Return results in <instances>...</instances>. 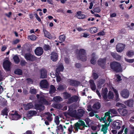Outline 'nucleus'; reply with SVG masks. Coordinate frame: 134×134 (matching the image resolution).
Here are the masks:
<instances>
[{"label":"nucleus","instance_id":"1","mask_svg":"<svg viewBox=\"0 0 134 134\" xmlns=\"http://www.w3.org/2000/svg\"><path fill=\"white\" fill-rule=\"evenodd\" d=\"M85 120L88 126L86 125L83 121L79 120L78 122H77L74 124L73 127L72 125H71L69 127L68 129V134H71L72 131L74 133H76L78 131L79 129L83 130L85 127L91 126L93 123V121L88 118H86Z\"/></svg>","mask_w":134,"mask_h":134},{"label":"nucleus","instance_id":"2","mask_svg":"<svg viewBox=\"0 0 134 134\" xmlns=\"http://www.w3.org/2000/svg\"><path fill=\"white\" fill-rule=\"evenodd\" d=\"M47 94H44L41 92L40 94H37L36 97L39 100L40 103L46 105H48L49 104V102L45 99V97H47Z\"/></svg>","mask_w":134,"mask_h":134},{"label":"nucleus","instance_id":"3","mask_svg":"<svg viewBox=\"0 0 134 134\" xmlns=\"http://www.w3.org/2000/svg\"><path fill=\"white\" fill-rule=\"evenodd\" d=\"M78 59L82 61H85L86 60V53L85 51L83 49H81L76 54Z\"/></svg>","mask_w":134,"mask_h":134},{"label":"nucleus","instance_id":"4","mask_svg":"<svg viewBox=\"0 0 134 134\" xmlns=\"http://www.w3.org/2000/svg\"><path fill=\"white\" fill-rule=\"evenodd\" d=\"M110 66L111 68L114 71L117 72L121 71L122 69L120 64L115 62L111 63Z\"/></svg>","mask_w":134,"mask_h":134},{"label":"nucleus","instance_id":"5","mask_svg":"<svg viewBox=\"0 0 134 134\" xmlns=\"http://www.w3.org/2000/svg\"><path fill=\"white\" fill-rule=\"evenodd\" d=\"M57 67L56 68V72L57 74L55 75L53 73H51V74L50 76L52 78H54L57 75H59L60 71H63L64 69V67L62 64H58L57 65Z\"/></svg>","mask_w":134,"mask_h":134},{"label":"nucleus","instance_id":"6","mask_svg":"<svg viewBox=\"0 0 134 134\" xmlns=\"http://www.w3.org/2000/svg\"><path fill=\"white\" fill-rule=\"evenodd\" d=\"M110 114L111 113L110 110L109 111L106 113L105 114L104 117L103 118H101L100 119V121H103V122L105 123L106 121V117L108 116V117L107 118L108 121H109L110 122H111L112 120L110 118L111 116L110 115Z\"/></svg>","mask_w":134,"mask_h":134},{"label":"nucleus","instance_id":"7","mask_svg":"<svg viewBox=\"0 0 134 134\" xmlns=\"http://www.w3.org/2000/svg\"><path fill=\"white\" fill-rule=\"evenodd\" d=\"M108 90L106 88H103L102 89L101 95L102 96L104 101L107 102L109 101L107 97V94Z\"/></svg>","mask_w":134,"mask_h":134},{"label":"nucleus","instance_id":"8","mask_svg":"<svg viewBox=\"0 0 134 134\" xmlns=\"http://www.w3.org/2000/svg\"><path fill=\"white\" fill-rule=\"evenodd\" d=\"M25 57L27 60L30 61H33L36 59V57L30 53H27L25 54Z\"/></svg>","mask_w":134,"mask_h":134},{"label":"nucleus","instance_id":"9","mask_svg":"<svg viewBox=\"0 0 134 134\" xmlns=\"http://www.w3.org/2000/svg\"><path fill=\"white\" fill-rule=\"evenodd\" d=\"M11 65V63L9 61H5L3 63V66L4 69L7 71H9Z\"/></svg>","mask_w":134,"mask_h":134},{"label":"nucleus","instance_id":"10","mask_svg":"<svg viewBox=\"0 0 134 134\" xmlns=\"http://www.w3.org/2000/svg\"><path fill=\"white\" fill-rule=\"evenodd\" d=\"M125 46V44L121 43H118L116 46V49L119 52H121L124 49Z\"/></svg>","mask_w":134,"mask_h":134},{"label":"nucleus","instance_id":"11","mask_svg":"<svg viewBox=\"0 0 134 134\" xmlns=\"http://www.w3.org/2000/svg\"><path fill=\"white\" fill-rule=\"evenodd\" d=\"M68 114L69 115L78 119L77 114L76 110H71V109L69 108Z\"/></svg>","mask_w":134,"mask_h":134},{"label":"nucleus","instance_id":"12","mask_svg":"<svg viewBox=\"0 0 134 134\" xmlns=\"http://www.w3.org/2000/svg\"><path fill=\"white\" fill-rule=\"evenodd\" d=\"M10 118L12 120H17L21 118V116L19 115L16 111H15L14 114H11Z\"/></svg>","mask_w":134,"mask_h":134},{"label":"nucleus","instance_id":"13","mask_svg":"<svg viewBox=\"0 0 134 134\" xmlns=\"http://www.w3.org/2000/svg\"><path fill=\"white\" fill-rule=\"evenodd\" d=\"M40 85L41 87L47 88L48 87V84L46 80H43L41 81Z\"/></svg>","mask_w":134,"mask_h":134},{"label":"nucleus","instance_id":"14","mask_svg":"<svg viewBox=\"0 0 134 134\" xmlns=\"http://www.w3.org/2000/svg\"><path fill=\"white\" fill-rule=\"evenodd\" d=\"M35 53L37 56H40L43 53V50L42 48L41 47H38L35 50Z\"/></svg>","mask_w":134,"mask_h":134},{"label":"nucleus","instance_id":"15","mask_svg":"<svg viewBox=\"0 0 134 134\" xmlns=\"http://www.w3.org/2000/svg\"><path fill=\"white\" fill-rule=\"evenodd\" d=\"M121 95L123 98H127L129 96V93L128 90H124L122 91L121 93Z\"/></svg>","mask_w":134,"mask_h":134},{"label":"nucleus","instance_id":"16","mask_svg":"<svg viewBox=\"0 0 134 134\" xmlns=\"http://www.w3.org/2000/svg\"><path fill=\"white\" fill-rule=\"evenodd\" d=\"M79 100L78 97L76 96H74L70 98L69 99L68 103H71L73 102H76Z\"/></svg>","mask_w":134,"mask_h":134},{"label":"nucleus","instance_id":"17","mask_svg":"<svg viewBox=\"0 0 134 134\" xmlns=\"http://www.w3.org/2000/svg\"><path fill=\"white\" fill-rule=\"evenodd\" d=\"M51 59L53 61L55 62L58 59V54L55 52H52L51 54Z\"/></svg>","mask_w":134,"mask_h":134},{"label":"nucleus","instance_id":"18","mask_svg":"<svg viewBox=\"0 0 134 134\" xmlns=\"http://www.w3.org/2000/svg\"><path fill=\"white\" fill-rule=\"evenodd\" d=\"M118 111L120 114L122 116H124L126 115L127 113V111L126 109L123 108H119Z\"/></svg>","mask_w":134,"mask_h":134},{"label":"nucleus","instance_id":"19","mask_svg":"<svg viewBox=\"0 0 134 134\" xmlns=\"http://www.w3.org/2000/svg\"><path fill=\"white\" fill-rule=\"evenodd\" d=\"M104 125H103L102 129V131L103 132L104 134H106L107 132V130H108V127L109 126L110 122H109L108 124L107 123H105Z\"/></svg>","mask_w":134,"mask_h":134},{"label":"nucleus","instance_id":"20","mask_svg":"<svg viewBox=\"0 0 134 134\" xmlns=\"http://www.w3.org/2000/svg\"><path fill=\"white\" fill-rule=\"evenodd\" d=\"M97 56L94 53H93L91 55V63L93 64H95L97 58Z\"/></svg>","mask_w":134,"mask_h":134},{"label":"nucleus","instance_id":"21","mask_svg":"<svg viewBox=\"0 0 134 134\" xmlns=\"http://www.w3.org/2000/svg\"><path fill=\"white\" fill-rule=\"evenodd\" d=\"M47 76V71L45 69H42L41 70V78L43 79L46 78Z\"/></svg>","mask_w":134,"mask_h":134},{"label":"nucleus","instance_id":"22","mask_svg":"<svg viewBox=\"0 0 134 134\" xmlns=\"http://www.w3.org/2000/svg\"><path fill=\"white\" fill-rule=\"evenodd\" d=\"M105 82V80L103 79H100L98 82L97 84L98 88H101L103 86L104 83Z\"/></svg>","mask_w":134,"mask_h":134},{"label":"nucleus","instance_id":"23","mask_svg":"<svg viewBox=\"0 0 134 134\" xmlns=\"http://www.w3.org/2000/svg\"><path fill=\"white\" fill-rule=\"evenodd\" d=\"M64 131L63 126L60 124L59 126H57V129H56V131L57 134H61Z\"/></svg>","mask_w":134,"mask_h":134},{"label":"nucleus","instance_id":"24","mask_svg":"<svg viewBox=\"0 0 134 134\" xmlns=\"http://www.w3.org/2000/svg\"><path fill=\"white\" fill-rule=\"evenodd\" d=\"M35 108L37 110H39L40 111L43 110L45 108L44 107L42 104H36L35 105Z\"/></svg>","mask_w":134,"mask_h":134},{"label":"nucleus","instance_id":"25","mask_svg":"<svg viewBox=\"0 0 134 134\" xmlns=\"http://www.w3.org/2000/svg\"><path fill=\"white\" fill-rule=\"evenodd\" d=\"M69 82L71 85L75 86H79L80 84V82L74 80H70Z\"/></svg>","mask_w":134,"mask_h":134},{"label":"nucleus","instance_id":"26","mask_svg":"<svg viewBox=\"0 0 134 134\" xmlns=\"http://www.w3.org/2000/svg\"><path fill=\"white\" fill-rule=\"evenodd\" d=\"M78 111L77 113L78 119H79L83 116L85 114V111L83 109H80L78 110Z\"/></svg>","mask_w":134,"mask_h":134},{"label":"nucleus","instance_id":"27","mask_svg":"<svg viewBox=\"0 0 134 134\" xmlns=\"http://www.w3.org/2000/svg\"><path fill=\"white\" fill-rule=\"evenodd\" d=\"M90 82L91 88L93 91H95L96 87L94 81L92 80H90Z\"/></svg>","mask_w":134,"mask_h":134},{"label":"nucleus","instance_id":"28","mask_svg":"<svg viewBox=\"0 0 134 134\" xmlns=\"http://www.w3.org/2000/svg\"><path fill=\"white\" fill-rule=\"evenodd\" d=\"M113 127L116 130H119L120 128L121 124L118 122L115 121L113 125Z\"/></svg>","mask_w":134,"mask_h":134},{"label":"nucleus","instance_id":"29","mask_svg":"<svg viewBox=\"0 0 134 134\" xmlns=\"http://www.w3.org/2000/svg\"><path fill=\"white\" fill-rule=\"evenodd\" d=\"M43 31L45 36L50 39H51L52 38V37L51 36V35L49 32H48L45 29L43 28Z\"/></svg>","mask_w":134,"mask_h":134},{"label":"nucleus","instance_id":"30","mask_svg":"<svg viewBox=\"0 0 134 134\" xmlns=\"http://www.w3.org/2000/svg\"><path fill=\"white\" fill-rule=\"evenodd\" d=\"M106 59L105 58L103 59H100L98 60V64L102 67H104V65L105 63Z\"/></svg>","mask_w":134,"mask_h":134},{"label":"nucleus","instance_id":"31","mask_svg":"<svg viewBox=\"0 0 134 134\" xmlns=\"http://www.w3.org/2000/svg\"><path fill=\"white\" fill-rule=\"evenodd\" d=\"M24 106L26 110L30 109L34 107L33 105L31 103H29L27 104H24Z\"/></svg>","mask_w":134,"mask_h":134},{"label":"nucleus","instance_id":"32","mask_svg":"<svg viewBox=\"0 0 134 134\" xmlns=\"http://www.w3.org/2000/svg\"><path fill=\"white\" fill-rule=\"evenodd\" d=\"M56 90L55 87L53 85H51L50 86V90L49 92L50 96H52V94L53 93H54Z\"/></svg>","mask_w":134,"mask_h":134},{"label":"nucleus","instance_id":"33","mask_svg":"<svg viewBox=\"0 0 134 134\" xmlns=\"http://www.w3.org/2000/svg\"><path fill=\"white\" fill-rule=\"evenodd\" d=\"M133 100L131 99L128 100L127 101L124 102L125 104L127 106L130 107H131L133 105Z\"/></svg>","mask_w":134,"mask_h":134},{"label":"nucleus","instance_id":"34","mask_svg":"<svg viewBox=\"0 0 134 134\" xmlns=\"http://www.w3.org/2000/svg\"><path fill=\"white\" fill-rule=\"evenodd\" d=\"M111 55L114 58L117 60H120L121 58V56L116 53H112Z\"/></svg>","mask_w":134,"mask_h":134},{"label":"nucleus","instance_id":"35","mask_svg":"<svg viewBox=\"0 0 134 134\" xmlns=\"http://www.w3.org/2000/svg\"><path fill=\"white\" fill-rule=\"evenodd\" d=\"M37 112L35 111H29L27 116L28 117H29L34 115L36 114Z\"/></svg>","mask_w":134,"mask_h":134},{"label":"nucleus","instance_id":"36","mask_svg":"<svg viewBox=\"0 0 134 134\" xmlns=\"http://www.w3.org/2000/svg\"><path fill=\"white\" fill-rule=\"evenodd\" d=\"M45 114L46 115V117L47 119L49 121H51L52 120L51 117L52 116V114L49 113H45Z\"/></svg>","mask_w":134,"mask_h":134},{"label":"nucleus","instance_id":"37","mask_svg":"<svg viewBox=\"0 0 134 134\" xmlns=\"http://www.w3.org/2000/svg\"><path fill=\"white\" fill-rule=\"evenodd\" d=\"M66 86L65 85H59L57 88V90L59 91H62L66 88Z\"/></svg>","mask_w":134,"mask_h":134},{"label":"nucleus","instance_id":"38","mask_svg":"<svg viewBox=\"0 0 134 134\" xmlns=\"http://www.w3.org/2000/svg\"><path fill=\"white\" fill-rule=\"evenodd\" d=\"M107 97L109 100V99H113L114 97V95L113 92L111 91H109L107 96Z\"/></svg>","mask_w":134,"mask_h":134},{"label":"nucleus","instance_id":"39","mask_svg":"<svg viewBox=\"0 0 134 134\" xmlns=\"http://www.w3.org/2000/svg\"><path fill=\"white\" fill-rule=\"evenodd\" d=\"M53 99L56 102H61L63 100V99L59 96L54 97L53 98Z\"/></svg>","mask_w":134,"mask_h":134},{"label":"nucleus","instance_id":"40","mask_svg":"<svg viewBox=\"0 0 134 134\" xmlns=\"http://www.w3.org/2000/svg\"><path fill=\"white\" fill-rule=\"evenodd\" d=\"M126 54L129 57H132L134 55V51L133 50L129 51L127 52Z\"/></svg>","mask_w":134,"mask_h":134},{"label":"nucleus","instance_id":"41","mask_svg":"<svg viewBox=\"0 0 134 134\" xmlns=\"http://www.w3.org/2000/svg\"><path fill=\"white\" fill-rule=\"evenodd\" d=\"M9 111V110L7 108H4L2 111V114L3 115H5L7 116L8 115V113Z\"/></svg>","mask_w":134,"mask_h":134},{"label":"nucleus","instance_id":"42","mask_svg":"<svg viewBox=\"0 0 134 134\" xmlns=\"http://www.w3.org/2000/svg\"><path fill=\"white\" fill-rule=\"evenodd\" d=\"M100 104L99 102L95 103L93 105V107L95 109H98L100 107Z\"/></svg>","mask_w":134,"mask_h":134},{"label":"nucleus","instance_id":"43","mask_svg":"<svg viewBox=\"0 0 134 134\" xmlns=\"http://www.w3.org/2000/svg\"><path fill=\"white\" fill-rule=\"evenodd\" d=\"M89 30L91 33H95L97 31V29L96 27H94L89 29Z\"/></svg>","mask_w":134,"mask_h":134},{"label":"nucleus","instance_id":"44","mask_svg":"<svg viewBox=\"0 0 134 134\" xmlns=\"http://www.w3.org/2000/svg\"><path fill=\"white\" fill-rule=\"evenodd\" d=\"M28 38L32 41H35L37 38L34 35H31L29 36H28Z\"/></svg>","mask_w":134,"mask_h":134},{"label":"nucleus","instance_id":"45","mask_svg":"<svg viewBox=\"0 0 134 134\" xmlns=\"http://www.w3.org/2000/svg\"><path fill=\"white\" fill-rule=\"evenodd\" d=\"M112 89H113V90L114 92V93H115V95H116V100L117 101H119V98H118L119 94H118V91H117V90H116L115 89H114V88H112Z\"/></svg>","mask_w":134,"mask_h":134},{"label":"nucleus","instance_id":"46","mask_svg":"<svg viewBox=\"0 0 134 134\" xmlns=\"http://www.w3.org/2000/svg\"><path fill=\"white\" fill-rule=\"evenodd\" d=\"M52 105L53 107L57 109H60L61 107L60 104H53Z\"/></svg>","mask_w":134,"mask_h":134},{"label":"nucleus","instance_id":"47","mask_svg":"<svg viewBox=\"0 0 134 134\" xmlns=\"http://www.w3.org/2000/svg\"><path fill=\"white\" fill-rule=\"evenodd\" d=\"M13 59L15 63L16 64L20 62L19 58L17 56H14L13 57Z\"/></svg>","mask_w":134,"mask_h":134},{"label":"nucleus","instance_id":"48","mask_svg":"<svg viewBox=\"0 0 134 134\" xmlns=\"http://www.w3.org/2000/svg\"><path fill=\"white\" fill-rule=\"evenodd\" d=\"M64 98L65 99H67L70 96V95L66 92H64L63 93Z\"/></svg>","mask_w":134,"mask_h":134},{"label":"nucleus","instance_id":"49","mask_svg":"<svg viewBox=\"0 0 134 134\" xmlns=\"http://www.w3.org/2000/svg\"><path fill=\"white\" fill-rule=\"evenodd\" d=\"M15 73L16 74L21 75L22 74V71L20 69H17L15 71Z\"/></svg>","mask_w":134,"mask_h":134},{"label":"nucleus","instance_id":"50","mask_svg":"<svg viewBox=\"0 0 134 134\" xmlns=\"http://www.w3.org/2000/svg\"><path fill=\"white\" fill-rule=\"evenodd\" d=\"M116 106L119 107H121L124 108H126V106L124 104L119 102L116 103Z\"/></svg>","mask_w":134,"mask_h":134},{"label":"nucleus","instance_id":"51","mask_svg":"<svg viewBox=\"0 0 134 134\" xmlns=\"http://www.w3.org/2000/svg\"><path fill=\"white\" fill-rule=\"evenodd\" d=\"M59 117L58 116H56L55 118L54 121L56 124L58 125L60 122V121L59 120Z\"/></svg>","mask_w":134,"mask_h":134},{"label":"nucleus","instance_id":"52","mask_svg":"<svg viewBox=\"0 0 134 134\" xmlns=\"http://www.w3.org/2000/svg\"><path fill=\"white\" fill-rule=\"evenodd\" d=\"M65 39V36L64 35H61L59 37V40L62 41H64Z\"/></svg>","mask_w":134,"mask_h":134},{"label":"nucleus","instance_id":"53","mask_svg":"<svg viewBox=\"0 0 134 134\" xmlns=\"http://www.w3.org/2000/svg\"><path fill=\"white\" fill-rule=\"evenodd\" d=\"M77 17L78 18L80 19H82L85 17V15L83 14L78 15L77 16Z\"/></svg>","mask_w":134,"mask_h":134},{"label":"nucleus","instance_id":"54","mask_svg":"<svg viewBox=\"0 0 134 134\" xmlns=\"http://www.w3.org/2000/svg\"><path fill=\"white\" fill-rule=\"evenodd\" d=\"M125 60L126 61L129 63H132L134 62V59H128L125 58Z\"/></svg>","mask_w":134,"mask_h":134},{"label":"nucleus","instance_id":"55","mask_svg":"<svg viewBox=\"0 0 134 134\" xmlns=\"http://www.w3.org/2000/svg\"><path fill=\"white\" fill-rule=\"evenodd\" d=\"M30 92L32 94H35L36 93V90L34 88H31L30 90Z\"/></svg>","mask_w":134,"mask_h":134},{"label":"nucleus","instance_id":"56","mask_svg":"<svg viewBox=\"0 0 134 134\" xmlns=\"http://www.w3.org/2000/svg\"><path fill=\"white\" fill-rule=\"evenodd\" d=\"M43 48L44 50H47L50 49V47L49 45L45 44L43 46Z\"/></svg>","mask_w":134,"mask_h":134},{"label":"nucleus","instance_id":"57","mask_svg":"<svg viewBox=\"0 0 134 134\" xmlns=\"http://www.w3.org/2000/svg\"><path fill=\"white\" fill-rule=\"evenodd\" d=\"M130 126L131 128L132 129V130L130 131V134H134V126L132 125H130Z\"/></svg>","mask_w":134,"mask_h":134},{"label":"nucleus","instance_id":"58","mask_svg":"<svg viewBox=\"0 0 134 134\" xmlns=\"http://www.w3.org/2000/svg\"><path fill=\"white\" fill-rule=\"evenodd\" d=\"M134 26V24L133 23H132L131 24L130 26H129V28L131 30H134V27H133Z\"/></svg>","mask_w":134,"mask_h":134},{"label":"nucleus","instance_id":"59","mask_svg":"<svg viewBox=\"0 0 134 134\" xmlns=\"http://www.w3.org/2000/svg\"><path fill=\"white\" fill-rule=\"evenodd\" d=\"M94 10L96 12L99 13L100 12V9L99 7H97L94 8Z\"/></svg>","mask_w":134,"mask_h":134},{"label":"nucleus","instance_id":"60","mask_svg":"<svg viewBox=\"0 0 134 134\" xmlns=\"http://www.w3.org/2000/svg\"><path fill=\"white\" fill-rule=\"evenodd\" d=\"M111 114L112 113L114 114H116L117 113V111L114 109H112L110 110Z\"/></svg>","mask_w":134,"mask_h":134},{"label":"nucleus","instance_id":"61","mask_svg":"<svg viewBox=\"0 0 134 134\" xmlns=\"http://www.w3.org/2000/svg\"><path fill=\"white\" fill-rule=\"evenodd\" d=\"M93 77L94 79L96 80L98 77V76L97 74L95 73H94L93 74Z\"/></svg>","mask_w":134,"mask_h":134},{"label":"nucleus","instance_id":"62","mask_svg":"<svg viewBox=\"0 0 134 134\" xmlns=\"http://www.w3.org/2000/svg\"><path fill=\"white\" fill-rule=\"evenodd\" d=\"M56 80L57 82H60L61 80L60 76L58 75L56 76Z\"/></svg>","mask_w":134,"mask_h":134},{"label":"nucleus","instance_id":"63","mask_svg":"<svg viewBox=\"0 0 134 134\" xmlns=\"http://www.w3.org/2000/svg\"><path fill=\"white\" fill-rule=\"evenodd\" d=\"M125 125H123V126L122 127V130L118 132V134H121L122 133L123 131L125 129Z\"/></svg>","mask_w":134,"mask_h":134},{"label":"nucleus","instance_id":"64","mask_svg":"<svg viewBox=\"0 0 134 134\" xmlns=\"http://www.w3.org/2000/svg\"><path fill=\"white\" fill-rule=\"evenodd\" d=\"M26 63V62L24 60H22L21 61L20 64L22 66H24Z\"/></svg>","mask_w":134,"mask_h":134}]
</instances>
